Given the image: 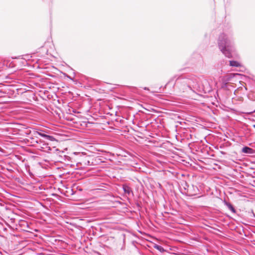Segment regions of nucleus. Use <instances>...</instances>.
Returning <instances> with one entry per match:
<instances>
[{"mask_svg": "<svg viewBox=\"0 0 255 255\" xmlns=\"http://www.w3.org/2000/svg\"><path fill=\"white\" fill-rule=\"evenodd\" d=\"M253 127L255 128V125H253Z\"/></svg>", "mask_w": 255, "mask_h": 255, "instance_id": "nucleus-16", "label": "nucleus"}, {"mask_svg": "<svg viewBox=\"0 0 255 255\" xmlns=\"http://www.w3.org/2000/svg\"><path fill=\"white\" fill-rule=\"evenodd\" d=\"M144 89H145V90H148V88H144Z\"/></svg>", "mask_w": 255, "mask_h": 255, "instance_id": "nucleus-15", "label": "nucleus"}, {"mask_svg": "<svg viewBox=\"0 0 255 255\" xmlns=\"http://www.w3.org/2000/svg\"><path fill=\"white\" fill-rule=\"evenodd\" d=\"M253 113L255 112V110L253 112Z\"/></svg>", "mask_w": 255, "mask_h": 255, "instance_id": "nucleus-17", "label": "nucleus"}, {"mask_svg": "<svg viewBox=\"0 0 255 255\" xmlns=\"http://www.w3.org/2000/svg\"><path fill=\"white\" fill-rule=\"evenodd\" d=\"M20 225L23 227H26L27 228H29L28 223L25 221H22L21 222Z\"/></svg>", "mask_w": 255, "mask_h": 255, "instance_id": "nucleus-11", "label": "nucleus"}, {"mask_svg": "<svg viewBox=\"0 0 255 255\" xmlns=\"http://www.w3.org/2000/svg\"><path fill=\"white\" fill-rule=\"evenodd\" d=\"M218 46L222 53L227 58L232 57L234 51V40L232 37L225 33H221L218 39Z\"/></svg>", "mask_w": 255, "mask_h": 255, "instance_id": "nucleus-2", "label": "nucleus"}, {"mask_svg": "<svg viewBox=\"0 0 255 255\" xmlns=\"http://www.w3.org/2000/svg\"><path fill=\"white\" fill-rule=\"evenodd\" d=\"M199 192V189L196 186L192 185L189 188L187 189L186 194L190 196L196 195Z\"/></svg>", "mask_w": 255, "mask_h": 255, "instance_id": "nucleus-4", "label": "nucleus"}, {"mask_svg": "<svg viewBox=\"0 0 255 255\" xmlns=\"http://www.w3.org/2000/svg\"><path fill=\"white\" fill-rule=\"evenodd\" d=\"M123 189L124 190V192L126 194H127L128 195H129L130 193L132 194V191L130 187H129L128 185L126 184H124L123 185Z\"/></svg>", "mask_w": 255, "mask_h": 255, "instance_id": "nucleus-7", "label": "nucleus"}, {"mask_svg": "<svg viewBox=\"0 0 255 255\" xmlns=\"http://www.w3.org/2000/svg\"><path fill=\"white\" fill-rule=\"evenodd\" d=\"M242 151L243 153L247 154H253L254 153V150L248 146L244 147L242 148Z\"/></svg>", "mask_w": 255, "mask_h": 255, "instance_id": "nucleus-6", "label": "nucleus"}, {"mask_svg": "<svg viewBox=\"0 0 255 255\" xmlns=\"http://www.w3.org/2000/svg\"><path fill=\"white\" fill-rule=\"evenodd\" d=\"M87 163H88V165H90V161H88L87 162Z\"/></svg>", "mask_w": 255, "mask_h": 255, "instance_id": "nucleus-14", "label": "nucleus"}, {"mask_svg": "<svg viewBox=\"0 0 255 255\" xmlns=\"http://www.w3.org/2000/svg\"><path fill=\"white\" fill-rule=\"evenodd\" d=\"M175 78H176V77H174V78H173L172 79L170 80V81H169L168 83H170L171 82H172V81H173L174 79Z\"/></svg>", "mask_w": 255, "mask_h": 255, "instance_id": "nucleus-13", "label": "nucleus"}, {"mask_svg": "<svg viewBox=\"0 0 255 255\" xmlns=\"http://www.w3.org/2000/svg\"><path fill=\"white\" fill-rule=\"evenodd\" d=\"M191 186H189V185H188V184L186 182H185L184 186V188L185 190L187 191V189L189 188Z\"/></svg>", "mask_w": 255, "mask_h": 255, "instance_id": "nucleus-12", "label": "nucleus"}, {"mask_svg": "<svg viewBox=\"0 0 255 255\" xmlns=\"http://www.w3.org/2000/svg\"><path fill=\"white\" fill-rule=\"evenodd\" d=\"M230 65L233 67H240L241 64L238 61H230Z\"/></svg>", "mask_w": 255, "mask_h": 255, "instance_id": "nucleus-8", "label": "nucleus"}, {"mask_svg": "<svg viewBox=\"0 0 255 255\" xmlns=\"http://www.w3.org/2000/svg\"><path fill=\"white\" fill-rule=\"evenodd\" d=\"M154 248L156 249H157V250H158L159 251H160V252L162 253L164 251V250L163 249V248L159 245H155L154 246Z\"/></svg>", "mask_w": 255, "mask_h": 255, "instance_id": "nucleus-10", "label": "nucleus"}, {"mask_svg": "<svg viewBox=\"0 0 255 255\" xmlns=\"http://www.w3.org/2000/svg\"><path fill=\"white\" fill-rule=\"evenodd\" d=\"M26 133L28 134H31V137L29 136V137L33 140L31 142L32 143L35 142L37 143H41L42 142L41 139L35 140V137L37 138L38 135L50 141H53L54 139V138L52 136L46 134L44 133L39 132L38 131H35L34 130H33L32 131H31V130H27Z\"/></svg>", "mask_w": 255, "mask_h": 255, "instance_id": "nucleus-3", "label": "nucleus"}, {"mask_svg": "<svg viewBox=\"0 0 255 255\" xmlns=\"http://www.w3.org/2000/svg\"><path fill=\"white\" fill-rule=\"evenodd\" d=\"M40 145L38 146V147L42 151L44 152H48L51 150V149L50 147L48 145V144L44 143L42 145H40L41 143H39Z\"/></svg>", "mask_w": 255, "mask_h": 255, "instance_id": "nucleus-5", "label": "nucleus"}, {"mask_svg": "<svg viewBox=\"0 0 255 255\" xmlns=\"http://www.w3.org/2000/svg\"><path fill=\"white\" fill-rule=\"evenodd\" d=\"M227 207H228V208L234 213H236V210L234 208V207L233 206V205L229 203H228L226 204Z\"/></svg>", "mask_w": 255, "mask_h": 255, "instance_id": "nucleus-9", "label": "nucleus"}, {"mask_svg": "<svg viewBox=\"0 0 255 255\" xmlns=\"http://www.w3.org/2000/svg\"><path fill=\"white\" fill-rule=\"evenodd\" d=\"M199 78L194 75H181L176 78L174 86L182 92L192 90L198 86Z\"/></svg>", "mask_w": 255, "mask_h": 255, "instance_id": "nucleus-1", "label": "nucleus"}]
</instances>
